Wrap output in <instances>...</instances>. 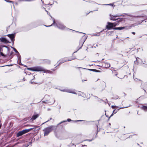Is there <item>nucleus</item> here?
Listing matches in <instances>:
<instances>
[{"mask_svg": "<svg viewBox=\"0 0 147 147\" xmlns=\"http://www.w3.org/2000/svg\"><path fill=\"white\" fill-rule=\"evenodd\" d=\"M55 126H51L47 127L44 129L43 131H44V135L45 136H47L50 132H51Z\"/></svg>", "mask_w": 147, "mask_h": 147, "instance_id": "obj_1", "label": "nucleus"}, {"mask_svg": "<svg viewBox=\"0 0 147 147\" xmlns=\"http://www.w3.org/2000/svg\"><path fill=\"white\" fill-rule=\"evenodd\" d=\"M28 69L34 71H42L46 72V70L40 67H36L32 68H28Z\"/></svg>", "mask_w": 147, "mask_h": 147, "instance_id": "obj_2", "label": "nucleus"}, {"mask_svg": "<svg viewBox=\"0 0 147 147\" xmlns=\"http://www.w3.org/2000/svg\"><path fill=\"white\" fill-rule=\"evenodd\" d=\"M32 129H26L19 131L17 134V137H19L30 131Z\"/></svg>", "mask_w": 147, "mask_h": 147, "instance_id": "obj_3", "label": "nucleus"}, {"mask_svg": "<svg viewBox=\"0 0 147 147\" xmlns=\"http://www.w3.org/2000/svg\"><path fill=\"white\" fill-rule=\"evenodd\" d=\"M53 24H54L55 26H57L58 28L62 30L65 29H66L65 27L62 24L58 23V24H56L55 23L54 20H53Z\"/></svg>", "mask_w": 147, "mask_h": 147, "instance_id": "obj_4", "label": "nucleus"}, {"mask_svg": "<svg viewBox=\"0 0 147 147\" xmlns=\"http://www.w3.org/2000/svg\"><path fill=\"white\" fill-rule=\"evenodd\" d=\"M62 91L64 92H69L70 93H71L75 94H78V95H80L79 93H78L76 91V92L74 90H71V89H67V90H62Z\"/></svg>", "mask_w": 147, "mask_h": 147, "instance_id": "obj_5", "label": "nucleus"}, {"mask_svg": "<svg viewBox=\"0 0 147 147\" xmlns=\"http://www.w3.org/2000/svg\"><path fill=\"white\" fill-rule=\"evenodd\" d=\"M107 25L106 26V28L109 29H111L113 27V23L108 22Z\"/></svg>", "mask_w": 147, "mask_h": 147, "instance_id": "obj_6", "label": "nucleus"}, {"mask_svg": "<svg viewBox=\"0 0 147 147\" xmlns=\"http://www.w3.org/2000/svg\"><path fill=\"white\" fill-rule=\"evenodd\" d=\"M7 36L10 38L12 42H13L15 35L14 34H9L7 35Z\"/></svg>", "mask_w": 147, "mask_h": 147, "instance_id": "obj_7", "label": "nucleus"}, {"mask_svg": "<svg viewBox=\"0 0 147 147\" xmlns=\"http://www.w3.org/2000/svg\"><path fill=\"white\" fill-rule=\"evenodd\" d=\"M0 40L3 42L7 43L8 42V41L5 38H0Z\"/></svg>", "mask_w": 147, "mask_h": 147, "instance_id": "obj_8", "label": "nucleus"}, {"mask_svg": "<svg viewBox=\"0 0 147 147\" xmlns=\"http://www.w3.org/2000/svg\"><path fill=\"white\" fill-rule=\"evenodd\" d=\"M125 27H116L113 28L114 30H121L125 28Z\"/></svg>", "mask_w": 147, "mask_h": 147, "instance_id": "obj_9", "label": "nucleus"}, {"mask_svg": "<svg viewBox=\"0 0 147 147\" xmlns=\"http://www.w3.org/2000/svg\"><path fill=\"white\" fill-rule=\"evenodd\" d=\"M110 16L111 17V18L110 19L111 20H117V19H115V17H117V16H114L111 15H110Z\"/></svg>", "mask_w": 147, "mask_h": 147, "instance_id": "obj_10", "label": "nucleus"}, {"mask_svg": "<svg viewBox=\"0 0 147 147\" xmlns=\"http://www.w3.org/2000/svg\"><path fill=\"white\" fill-rule=\"evenodd\" d=\"M38 116H39V115L38 114H37V115H34L32 116V118L31 119L32 120H35L37 118Z\"/></svg>", "mask_w": 147, "mask_h": 147, "instance_id": "obj_11", "label": "nucleus"}, {"mask_svg": "<svg viewBox=\"0 0 147 147\" xmlns=\"http://www.w3.org/2000/svg\"><path fill=\"white\" fill-rule=\"evenodd\" d=\"M74 59V58H72V59H69L67 58H65L64 59V60L63 61V62H64L65 61H71L72 60H73Z\"/></svg>", "mask_w": 147, "mask_h": 147, "instance_id": "obj_12", "label": "nucleus"}, {"mask_svg": "<svg viewBox=\"0 0 147 147\" xmlns=\"http://www.w3.org/2000/svg\"><path fill=\"white\" fill-rule=\"evenodd\" d=\"M113 24L114 27H115L118 24V23H117V22H116L115 23H113Z\"/></svg>", "mask_w": 147, "mask_h": 147, "instance_id": "obj_13", "label": "nucleus"}, {"mask_svg": "<svg viewBox=\"0 0 147 147\" xmlns=\"http://www.w3.org/2000/svg\"><path fill=\"white\" fill-rule=\"evenodd\" d=\"M142 108L144 110H147V106H143L142 107Z\"/></svg>", "mask_w": 147, "mask_h": 147, "instance_id": "obj_14", "label": "nucleus"}, {"mask_svg": "<svg viewBox=\"0 0 147 147\" xmlns=\"http://www.w3.org/2000/svg\"><path fill=\"white\" fill-rule=\"evenodd\" d=\"M123 20V19H119L118 20L117 22L118 24L119 23L121 22Z\"/></svg>", "mask_w": 147, "mask_h": 147, "instance_id": "obj_15", "label": "nucleus"}, {"mask_svg": "<svg viewBox=\"0 0 147 147\" xmlns=\"http://www.w3.org/2000/svg\"><path fill=\"white\" fill-rule=\"evenodd\" d=\"M111 107L112 109H117L118 107L115 106H112Z\"/></svg>", "mask_w": 147, "mask_h": 147, "instance_id": "obj_16", "label": "nucleus"}, {"mask_svg": "<svg viewBox=\"0 0 147 147\" xmlns=\"http://www.w3.org/2000/svg\"><path fill=\"white\" fill-rule=\"evenodd\" d=\"M115 110H114L113 111V113H112V114L111 115L110 117H111L112 116H113V114L114 113V114H115V113H116L117 112H115Z\"/></svg>", "mask_w": 147, "mask_h": 147, "instance_id": "obj_17", "label": "nucleus"}, {"mask_svg": "<svg viewBox=\"0 0 147 147\" xmlns=\"http://www.w3.org/2000/svg\"><path fill=\"white\" fill-rule=\"evenodd\" d=\"M6 1L7 2L12 3H13V1H11L8 0H6Z\"/></svg>", "mask_w": 147, "mask_h": 147, "instance_id": "obj_18", "label": "nucleus"}, {"mask_svg": "<svg viewBox=\"0 0 147 147\" xmlns=\"http://www.w3.org/2000/svg\"><path fill=\"white\" fill-rule=\"evenodd\" d=\"M67 121L69 122V121H71V120L70 119H67Z\"/></svg>", "mask_w": 147, "mask_h": 147, "instance_id": "obj_19", "label": "nucleus"}, {"mask_svg": "<svg viewBox=\"0 0 147 147\" xmlns=\"http://www.w3.org/2000/svg\"><path fill=\"white\" fill-rule=\"evenodd\" d=\"M13 49H14V51H15L16 52H18L17 50L16 49H15V48H14Z\"/></svg>", "mask_w": 147, "mask_h": 147, "instance_id": "obj_20", "label": "nucleus"}, {"mask_svg": "<svg viewBox=\"0 0 147 147\" xmlns=\"http://www.w3.org/2000/svg\"><path fill=\"white\" fill-rule=\"evenodd\" d=\"M107 5H110L112 6H113V4H107Z\"/></svg>", "mask_w": 147, "mask_h": 147, "instance_id": "obj_21", "label": "nucleus"}, {"mask_svg": "<svg viewBox=\"0 0 147 147\" xmlns=\"http://www.w3.org/2000/svg\"><path fill=\"white\" fill-rule=\"evenodd\" d=\"M107 65H108L107 67H109L110 66V65L109 64H107Z\"/></svg>", "mask_w": 147, "mask_h": 147, "instance_id": "obj_22", "label": "nucleus"}, {"mask_svg": "<svg viewBox=\"0 0 147 147\" xmlns=\"http://www.w3.org/2000/svg\"><path fill=\"white\" fill-rule=\"evenodd\" d=\"M111 33V34L112 33V32H108L107 33H107Z\"/></svg>", "mask_w": 147, "mask_h": 147, "instance_id": "obj_23", "label": "nucleus"}, {"mask_svg": "<svg viewBox=\"0 0 147 147\" xmlns=\"http://www.w3.org/2000/svg\"><path fill=\"white\" fill-rule=\"evenodd\" d=\"M83 93H82V94H81V93L80 94V95L82 96L83 97H84V95H83Z\"/></svg>", "mask_w": 147, "mask_h": 147, "instance_id": "obj_24", "label": "nucleus"}, {"mask_svg": "<svg viewBox=\"0 0 147 147\" xmlns=\"http://www.w3.org/2000/svg\"><path fill=\"white\" fill-rule=\"evenodd\" d=\"M84 41L83 42H82L81 43V45L82 46L84 43Z\"/></svg>", "mask_w": 147, "mask_h": 147, "instance_id": "obj_25", "label": "nucleus"}, {"mask_svg": "<svg viewBox=\"0 0 147 147\" xmlns=\"http://www.w3.org/2000/svg\"><path fill=\"white\" fill-rule=\"evenodd\" d=\"M132 34H135V32H132Z\"/></svg>", "mask_w": 147, "mask_h": 147, "instance_id": "obj_26", "label": "nucleus"}, {"mask_svg": "<svg viewBox=\"0 0 147 147\" xmlns=\"http://www.w3.org/2000/svg\"><path fill=\"white\" fill-rule=\"evenodd\" d=\"M52 5V4H48V5Z\"/></svg>", "mask_w": 147, "mask_h": 147, "instance_id": "obj_27", "label": "nucleus"}, {"mask_svg": "<svg viewBox=\"0 0 147 147\" xmlns=\"http://www.w3.org/2000/svg\"><path fill=\"white\" fill-rule=\"evenodd\" d=\"M100 33H98V35H100Z\"/></svg>", "mask_w": 147, "mask_h": 147, "instance_id": "obj_28", "label": "nucleus"}, {"mask_svg": "<svg viewBox=\"0 0 147 147\" xmlns=\"http://www.w3.org/2000/svg\"><path fill=\"white\" fill-rule=\"evenodd\" d=\"M122 108H120L119 109H118V110H119V109Z\"/></svg>", "mask_w": 147, "mask_h": 147, "instance_id": "obj_29", "label": "nucleus"}, {"mask_svg": "<svg viewBox=\"0 0 147 147\" xmlns=\"http://www.w3.org/2000/svg\"><path fill=\"white\" fill-rule=\"evenodd\" d=\"M48 73H50L51 71H47Z\"/></svg>", "mask_w": 147, "mask_h": 147, "instance_id": "obj_30", "label": "nucleus"}, {"mask_svg": "<svg viewBox=\"0 0 147 147\" xmlns=\"http://www.w3.org/2000/svg\"><path fill=\"white\" fill-rule=\"evenodd\" d=\"M81 121V120H78V121Z\"/></svg>", "mask_w": 147, "mask_h": 147, "instance_id": "obj_31", "label": "nucleus"}, {"mask_svg": "<svg viewBox=\"0 0 147 147\" xmlns=\"http://www.w3.org/2000/svg\"><path fill=\"white\" fill-rule=\"evenodd\" d=\"M31 83H32V84L33 83L32 82V81H31Z\"/></svg>", "mask_w": 147, "mask_h": 147, "instance_id": "obj_32", "label": "nucleus"}, {"mask_svg": "<svg viewBox=\"0 0 147 147\" xmlns=\"http://www.w3.org/2000/svg\"><path fill=\"white\" fill-rule=\"evenodd\" d=\"M50 26H47V27H49Z\"/></svg>", "mask_w": 147, "mask_h": 147, "instance_id": "obj_33", "label": "nucleus"}, {"mask_svg": "<svg viewBox=\"0 0 147 147\" xmlns=\"http://www.w3.org/2000/svg\"><path fill=\"white\" fill-rule=\"evenodd\" d=\"M103 30H103L102 31H101L100 32H102V31H103Z\"/></svg>", "mask_w": 147, "mask_h": 147, "instance_id": "obj_34", "label": "nucleus"}, {"mask_svg": "<svg viewBox=\"0 0 147 147\" xmlns=\"http://www.w3.org/2000/svg\"><path fill=\"white\" fill-rule=\"evenodd\" d=\"M142 63H143L144 64V63H143V61H142Z\"/></svg>", "mask_w": 147, "mask_h": 147, "instance_id": "obj_35", "label": "nucleus"}, {"mask_svg": "<svg viewBox=\"0 0 147 147\" xmlns=\"http://www.w3.org/2000/svg\"><path fill=\"white\" fill-rule=\"evenodd\" d=\"M137 60L138 61V60L137 59Z\"/></svg>", "mask_w": 147, "mask_h": 147, "instance_id": "obj_36", "label": "nucleus"}, {"mask_svg": "<svg viewBox=\"0 0 147 147\" xmlns=\"http://www.w3.org/2000/svg\"><path fill=\"white\" fill-rule=\"evenodd\" d=\"M1 55H3V53H1Z\"/></svg>", "mask_w": 147, "mask_h": 147, "instance_id": "obj_37", "label": "nucleus"}]
</instances>
